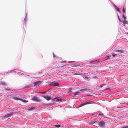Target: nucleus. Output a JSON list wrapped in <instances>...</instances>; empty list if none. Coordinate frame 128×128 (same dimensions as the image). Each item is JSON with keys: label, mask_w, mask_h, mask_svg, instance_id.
Segmentation results:
<instances>
[{"label": "nucleus", "mask_w": 128, "mask_h": 128, "mask_svg": "<svg viewBox=\"0 0 128 128\" xmlns=\"http://www.w3.org/2000/svg\"><path fill=\"white\" fill-rule=\"evenodd\" d=\"M104 84H102V85H101L100 86V87H102V86L103 85H104Z\"/></svg>", "instance_id": "nucleus-29"}, {"label": "nucleus", "mask_w": 128, "mask_h": 128, "mask_svg": "<svg viewBox=\"0 0 128 128\" xmlns=\"http://www.w3.org/2000/svg\"><path fill=\"white\" fill-rule=\"evenodd\" d=\"M75 62V60H73V61H68V63H71V62Z\"/></svg>", "instance_id": "nucleus-20"}, {"label": "nucleus", "mask_w": 128, "mask_h": 128, "mask_svg": "<svg viewBox=\"0 0 128 128\" xmlns=\"http://www.w3.org/2000/svg\"><path fill=\"white\" fill-rule=\"evenodd\" d=\"M116 7L117 8H116V10L118 11V12H120V10L116 6Z\"/></svg>", "instance_id": "nucleus-21"}, {"label": "nucleus", "mask_w": 128, "mask_h": 128, "mask_svg": "<svg viewBox=\"0 0 128 128\" xmlns=\"http://www.w3.org/2000/svg\"><path fill=\"white\" fill-rule=\"evenodd\" d=\"M20 101H21L22 102H28V100L27 101L25 100H24L22 98L20 99Z\"/></svg>", "instance_id": "nucleus-12"}, {"label": "nucleus", "mask_w": 128, "mask_h": 128, "mask_svg": "<svg viewBox=\"0 0 128 128\" xmlns=\"http://www.w3.org/2000/svg\"><path fill=\"white\" fill-rule=\"evenodd\" d=\"M41 82L40 81H38L34 83V86H39L41 84Z\"/></svg>", "instance_id": "nucleus-3"}, {"label": "nucleus", "mask_w": 128, "mask_h": 128, "mask_svg": "<svg viewBox=\"0 0 128 128\" xmlns=\"http://www.w3.org/2000/svg\"><path fill=\"white\" fill-rule=\"evenodd\" d=\"M35 109V107H30L28 109V110H32Z\"/></svg>", "instance_id": "nucleus-10"}, {"label": "nucleus", "mask_w": 128, "mask_h": 128, "mask_svg": "<svg viewBox=\"0 0 128 128\" xmlns=\"http://www.w3.org/2000/svg\"><path fill=\"white\" fill-rule=\"evenodd\" d=\"M12 114H6L5 116H4L7 118H8L9 117L11 116L12 115Z\"/></svg>", "instance_id": "nucleus-9"}, {"label": "nucleus", "mask_w": 128, "mask_h": 128, "mask_svg": "<svg viewBox=\"0 0 128 128\" xmlns=\"http://www.w3.org/2000/svg\"><path fill=\"white\" fill-rule=\"evenodd\" d=\"M0 84L3 86H5L6 84V83L4 82H2L0 83Z\"/></svg>", "instance_id": "nucleus-13"}, {"label": "nucleus", "mask_w": 128, "mask_h": 128, "mask_svg": "<svg viewBox=\"0 0 128 128\" xmlns=\"http://www.w3.org/2000/svg\"><path fill=\"white\" fill-rule=\"evenodd\" d=\"M117 52L122 53H123L124 52V50H117L115 52Z\"/></svg>", "instance_id": "nucleus-6"}, {"label": "nucleus", "mask_w": 128, "mask_h": 128, "mask_svg": "<svg viewBox=\"0 0 128 128\" xmlns=\"http://www.w3.org/2000/svg\"><path fill=\"white\" fill-rule=\"evenodd\" d=\"M122 11H123V12H125V8H124V7H123V10H122Z\"/></svg>", "instance_id": "nucleus-23"}, {"label": "nucleus", "mask_w": 128, "mask_h": 128, "mask_svg": "<svg viewBox=\"0 0 128 128\" xmlns=\"http://www.w3.org/2000/svg\"><path fill=\"white\" fill-rule=\"evenodd\" d=\"M42 96L44 98H46L47 100H50L51 99V98L49 96Z\"/></svg>", "instance_id": "nucleus-4"}, {"label": "nucleus", "mask_w": 128, "mask_h": 128, "mask_svg": "<svg viewBox=\"0 0 128 128\" xmlns=\"http://www.w3.org/2000/svg\"><path fill=\"white\" fill-rule=\"evenodd\" d=\"M14 99L16 100H20V99L18 98V96H16L14 98Z\"/></svg>", "instance_id": "nucleus-7"}, {"label": "nucleus", "mask_w": 128, "mask_h": 128, "mask_svg": "<svg viewBox=\"0 0 128 128\" xmlns=\"http://www.w3.org/2000/svg\"><path fill=\"white\" fill-rule=\"evenodd\" d=\"M98 116H102V115H104L102 113H98Z\"/></svg>", "instance_id": "nucleus-19"}, {"label": "nucleus", "mask_w": 128, "mask_h": 128, "mask_svg": "<svg viewBox=\"0 0 128 128\" xmlns=\"http://www.w3.org/2000/svg\"><path fill=\"white\" fill-rule=\"evenodd\" d=\"M66 65H68V64H67Z\"/></svg>", "instance_id": "nucleus-33"}, {"label": "nucleus", "mask_w": 128, "mask_h": 128, "mask_svg": "<svg viewBox=\"0 0 128 128\" xmlns=\"http://www.w3.org/2000/svg\"><path fill=\"white\" fill-rule=\"evenodd\" d=\"M46 92H47V91H46L44 92H40V93L41 94H44Z\"/></svg>", "instance_id": "nucleus-25"}, {"label": "nucleus", "mask_w": 128, "mask_h": 128, "mask_svg": "<svg viewBox=\"0 0 128 128\" xmlns=\"http://www.w3.org/2000/svg\"><path fill=\"white\" fill-rule=\"evenodd\" d=\"M60 125L59 124H57L55 125V127L57 128L60 127Z\"/></svg>", "instance_id": "nucleus-18"}, {"label": "nucleus", "mask_w": 128, "mask_h": 128, "mask_svg": "<svg viewBox=\"0 0 128 128\" xmlns=\"http://www.w3.org/2000/svg\"><path fill=\"white\" fill-rule=\"evenodd\" d=\"M112 55L113 56H115L117 55V54H112Z\"/></svg>", "instance_id": "nucleus-28"}, {"label": "nucleus", "mask_w": 128, "mask_h": 128, "mask_svg": "<svg viewBox=\"0 0 128 128\" xmlns=\"http://www.w3.org/2000/svg\"><path fill=\"white\" fill-rule=\"evenodd\" d=\"M92 103L91 102H86L85 103V105H86V104H91Z\"/></svg>", "instance_id": "nucleus-15"}, {"label": "nucleus", "mask_w": 128, "mask_h": 128, "mask_svg": "<svg viewBox=\"0 0 128 128\" xmlns=\"http://www.w3.org/2000/svg\"><path fill=\"white\" fill-rule=\"evenodd\" d=\"M74 74H75V75H76V74H76V73H75Z\"/></svg>", "instance_id": "nucleus-32"}, {"label": "nucleus", "mask_w": 128, "mask_h": 128, "mask_svg": "<svg viewBox=\"0 0 128 128\" xmlns=\"http://www.w3.org/2000/svg\"><path fill=\"white\" fill-rule=\"evenodd\" d=\"M85 105V103H83V104H81V106H82L84 105Z\"/></svg>", "instance_id": "nucleus-26"}, {"label": "nucleus", "mask_w": 128, "mask_h": 128, "mask_svg": "<svg viewBox=\"0 0 128 128\" xmlns=\"http://www.w3.org/2000/svg\"><path fill=\"white\" fill-rule=\"evenodd\" d=\"M59 84L58 82L54 83L53 84L52 86H59Z\"/></svg>", "instance_id": "nucleus-11"}, {"label": "nucleus", "mask_w": 128, "mask_h": 128, "mask_svg": "<svg viewBox=\"0 0 128 128\" xmlns=\"http://www.w3.org/2000/svg\"><path fill=\"white\" fill-rule=\"evenodd\" d=\"M122 16H123V18H124V20H125L126 19V17L124 15V14H123V15Z\"/></svg>", "instance_id": "nucleus-22"}, {"label": "nucleus", "mask_w": 128, "mask_h": 128, "mask_svg": "<svg viewBox=\"0 0 128 128\" xmlns=\"http://www.w3.org/2000/svg\"><path fill=\"white\" fill-rule=\"evenodd\" d=\"M66 62H67L66 61H62L61 62L62 63H66Z\"/></svg>", "instance_id": "nucleus-27"}, {"label": "nucleus", "mask_w": 128, "mask_h": 128, "mask_svg": "<svg viewBox=\"0 0 128 128\" xmlns=\"http://www.w3.org/2000/svg\"><path fill=\"white\" fill-rule=\"evenodd\" d=\"M96 122V120H94L93 121L91 122V124H94Z\"/></svg>", "instance_id": "nucleus-14"}, {"label": "nucleus", "mask_w": 128, "mask_h": 128, "mask_svg": "<svg viewBox=\"0 0 128 128\" xmlns=\"http://www.w3.org/2000/svg\"><path fill=\"white\" fill-rule=\"evenodd\" d=\"M126 105H128V102H127L126 103Z\"/></svg>", "instance_id": "nucleus-30"}, {"label": "nucleus", "mask_w": 128, "mask_h": 128, "mask_svg": "<svg viewBox=\"0 0 128 128\" xmlns=\"http://www.w3.org/2000/svg\"><path fill=\"white\" fill-rule=\"evenodd\" d=\"M8 90H10V89H8Z\"/></svg>", "instance_id": "nucleus-34"}, {"label": "nucleus", "mask_w": 128, "mask_h": 128, "mask_svg": "<svg viewBox=\"0 0 128 128\" xmlns=\"http://www.w3.org/2000/svg\"><path fill=\"white\" fill-rule=\"evenodd\" d=\"M121 128H128V126H126L122 127Z\"/></svg>", "instance_id": "nucleus-24"}, {"label": "nucleus", "mask_w": 128, "mask_h": 128, "mask_svg": "<svg viewBox=\"0 0 128 128\" xmlns=\"http://www.w3.org/2000/svg\"><path fill=\"white\" fill-rule=\"evenodd\" d=\"M53 56H55V55H54V54H53Z\"/></svg>", "instance_id": "nucleus-31"}, {"label": "nucleus", "mask_w": 128, "mask_h": 128, "mask_svg": "<svg viewBox=\"0 0 128 128\" xmlns=\"http://www.w3.org/2000/svg\"><path fill=\"white\" fill-rule=\"evenodd\" d=\"M118 19L121 22H122L124 24H128V21L124 20L123 21H122V20H121L120 19L118 18Z\"/></svg>", "instance_id": "nucleus-5"}, {"label": "nucleus", "mask_w": 128, "mask_h": 128, "mask_svg": "<svg viewBox=\"0 0 128 128\" xmlns=\"http://www.w3.org/2000/svg\"><path fill=\"white\" fill-rule=\"evenodd\" d=\"M86 90V89H82V90H80L79 92H84V91H85V90Z\"/></svg>", "instance_id": "nucleus-16"}, {"label": "nucleus", "mask_w": 128, "mask_h": 128, "mask_svg": "<svg viewBox=\"0 0 128 128\" xmlns=\"http://www.w3.org/2000/svg\"><path fill=\"white\" fill-rule=\"evenodd\" d=\"M80 93V92L79 91H78L74 93V95L75 96H78L79 95Z\"/></svg>", "instance_id": "nucleus-8"}, {"label": "nucleus", "mask_w": 128, "mask_h": 128, "mask_svg": "<svg viewBox=\"0 0 128 128\" xmlns=\"http://www.w3.org/2000/svg\"><path fill=\"white\" fill-rule=\"evenodd\" d=\"M31 100H35L38 102H40V100L39 98L36 96H34L31 99Z\"/></svg>", "instance_id": "nucleus-1"}, {"label": "nucleus", "mask_w": 128, "mask_h": 128, "mask_svg": "<svg viewBox=\"0 0 128 128\" xmlns=\"http://www.w3.org/2000/svg\"><path fill=\"white\" fill-rule=\"evenodd\" d=\"M62 100V99L61 98H60L57 99L56 100V101H57L58 102L59 101H61Z\"/></svg>", "instance_id": "nucleus-17"}, {"label": "nucleus", "mask_w": 128, "mask_h": 128, "mask_svg": "<svg viewBox=\"0 0 128 128\" xmlns=\"http://www.w3.org/2000/svg\"><path fill=\"white\" fill-rule=\"evenodd\" d=\"M99 125L100 127H103L105 124V122L103 121H100L99 123Z\"/></svg>", "instance_id": "nucleus-2"}]
</instances>
